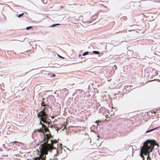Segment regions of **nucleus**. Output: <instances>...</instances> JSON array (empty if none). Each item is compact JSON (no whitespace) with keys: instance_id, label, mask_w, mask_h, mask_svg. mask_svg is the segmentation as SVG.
Listing matches in <instances>:
<instances>
[{"instance_id":"obj_25","label":"nucleus","mask_w":160,"mask_h":160,"mask_svg":"<svg viewBox=\"0 0 160 160\" xmlns=\"http://www.w3.org/2000/svg\"><path fill=\"white\" fill-rule=\"evenodd\" d=\"M97 16V14H96L94 15V16L93 17H96V16Z\"/></svg>"},{"instance_id":"obj_30","label":"nucleus","mask_w":160,"mask_h":160,"mask_svg":"<svg viewBox=\"0 0 160 160\" xmlns=\"http://www.w3.org/2000/svg\"><path fill=\"white\" fill-rule=\"evenodd\" d=\"M45 99V98H43L42 99V100H43H43H44Z\"/></svg>"},{"instance_id":"obj_6","label":"nucleus","mask_w":160,"mask_h":160,"mask_svg":"<svg viewBox=\"0 0 160 160\" xmlns=\"http://www.w3.org/2000/svg\"><path fill=\"white\" fill-rule=\"evenodd\" d=\"M48 109L47 108H44L41 111L37 113V117H39L40 115H39L40 113H44L45 114H48Z\"/></svg>"},{"instance_id":"obj_22","label":"nucleus","mask_w":160,"mask_h":160,"mask_svg":"<svg viewBox=\"0 0 160 160\" xmlns=\"http://www.w3.org/2000/svg\"><path fill=\"white\" fill-rule=\"evenodd\" d=\"M94 92H97V93L98 92V91L97 89H94Z\"/></svg>"},{"instance_id":"obj_23","label":"nucleus","mask_w":160,"mask_h":160,"mask_svg":"<svg viewBox=\"0 0 160 160\" xmlns=\"http://www.w3.org/2000/svg\"><path fill=\"white\" fill-rule=\"evenodd\" d=\"M52 77H55V76H56L55 74H54V73H52Z\"/></svg>"},{"instance_id":"obj_31","label":"nucleus","mask_w":160,"mask_h":160,"mask_svg":"<svg viewBox=\"0 0 160 160\" xmlns=\"http://www.w3.org/2000/svg\"><path fill=\"white\" fill-rule=\"evenodd\" d=\"M92 19L93 20H96V18H92Z\"/></svg>"},{"instance_id":"obj_9","label":"nucleus","mask_w":160,"mask_h":160,"mask_svg":"<svg viewBox=\"0 0 160 160\" xmlns=\"http://www.w3.org/2000/svg\"><path fill=\"white\" fill-rule=\"evenodd\" d=\"M160 128V126H159V127H157V128H152V129H150L149 130H147V131H146V133H148V132H150L151 131H152L155 129H156L159 128Z\"/></svg>"},{"instance_id":"obj_13","label":"nucleus","mask_w":160,"mask_h":160,"mask_svg":"<svg viewBox=\"0 0 160 160\" xmlns=\"http://www.w3.org/2000/svg\"><path fill=\"white\" fill-rule=\"evenodd\" d=\"M92 52L94 54L97 55L99 54H100V52L97 51H93Z\"/></svg>"},{"instance_id":"obj_28","label":"nucleus","mask_w":160,"mask_h":160,"mask_svg":"<svg viewBox=\"0 0 160 160\" xmlns=\"http://www.w3.org/2000/svg\"><path fill=\"white\" fill-rule=\"evenodd\" d=\"M82 21L83 23H85V22H84L83 20ZM89 22V21H87V22Z\"/></svg>"},{"instance_id":"obj_15","label":"nucleus","mask_w":160,"mask_h":160,"mask_svg":"<svg viewBox=\"0 0 160 160\" xmlns=\"http://www.w3.org/2000/svg\"><path fill=\"white\" fill-rule=\"evenodd\" d=\"M62 65V64H61V65ZM54 66H53V67H55V68H59V67H60V66L61 65H59V64H54Z\"/></svg>"},{"instance_id":"obj_37","label":"nucleus","mask_w":160,"mask_h":160,"mask_svg":"<svg viewBox=\"0 0 160 160\" xmlns=\"http://www.w3.org/2000/svg\"><path fill=\"white\" fill-rule=\"evenodd\" d=\"M57 132H58V129L57 130Z\"/></svg>"},{"instance_id":"obj_36","label":"nucleus","mask_w":160,"mask_h":160,"mask_svg":"<svg viewBox=\"0 0 160 160\" xmlns=\"http://www.w3.org/2000/svg\"><path fill=\"white\" fill-rule=\"evenodd\" d=\"M97 140H99V138L98 139H97Z\"/></svg>"},{"instance_id":"obj_40","label":"nucleus","mask_w":160,"mask_h":160,"mask_svg":"<svg viewBox=\"0 0 160 160\" xmlns=\"http://www.w3.org/2000/svg\"><path fill=\"white\" fill-rule=\"evenodd\" d=\"M124 160H126V159H124Z\"/></svg>"},{"instance_id":"obj_7","label":"nucleus","mask_w":160,"mask_h":160,"mask_svg":"<svg viewBox=\"0 0 160 160\" xmlns=\"http://www.w3.org/2000/svg\"><path fill=\"white\" fill-rule=\"evenodd\" d=\"M97 128H96V127L95 125H93L90 128V130L91 132H94L95 133L97 134V137H99V135L97 134V131L96 130Z\"/></svg>"},{"instance_id":"obj_39","label":"nucleus","mask_w":160,"mask_h":160,"mask_svg":"<svg viewBox=\"0 0 160 160\" xmlns=\"http://www.w3.org/2000/svg\"><path fill=\"white\" fill-rule=\"evenodd\" d=\"M158 140H160V138Z\"/></svg>"},{"instance_id":"obj_16","label":"nucleus","mask_w":160,"mask_h":160,"mask_svg":"<svg viewBox=\"0 0 160 160\" xmlns=\"http://www.w3.org/2000/svg\"><path fill=\"white\" fill-rule=\"evenodd\" d=\"M33 26H29V27H27L26 28V30H29L30 29L33 28Z\"/></svg>"},{"instance_id":"obj_20","label":"nucleus","mask_w":160,"mask_h":160,"mask_svg":"<svg viewBox=\"0 0 160 160\" xmlns=\"http://www.w3.org/2000/svg\"><path fill=\"white\" fill-rule=\"evenodd\" d=\"M12 128H13L12 127H9V128H8V131H10L11 129H12Z\"/></svg>"},{"instance_id":"obj_14","label":"nucleus","mask_w":160,"mask_h":160,"mask_svg":"<svg viewBox=\"0 0 160 160\" xmlns=\"http://www.w3.org/2000/svg\"><path fill=\"white\" fill-rule=\"evenodd\" d=\"M42 73L44 74L45 75H49V72H47L45 71H42Z\"/></svg>"},{"instance_id":"obj_10","label":"nucleus","mask_w":160,"mask_h":160,"mask_svg":"<svg viewBox=\"0 0 160 160\" xmlns=\"http://www.w3.org/2000/svg\"><path fill=\"white\" fill-rule=\"evenodd\" d=\"M92 52H89L88 51H86L84 52L82 54V55L83 56H86L87 55H92Z\"/></svg>"},{"instance_id":"obj_12","label":"nucleus","mask_w":160,"mask_h":160,"mask_svg":"<svg viewBox=\"0 0 160 160\" xmlns=\"http://www.w3.org/2000/svg\"><path fill=\"white\" fill-rule=\"evenodd\" d=\"M59 25H60V24L55 23V24H53L52 25H51L49 27H54L57 26H59Z\"/></svg>"},{"instance_id":"obj_32","label":"nucleus","mask_w":160,"mask_h":160,"mask_svg":"<svg viewBox=\"0 0 160 160\" xmlns=\"http://www.w3.org/2000/svg\"><path fill=\"white\" fill-rule=\"evenodd\" d=\"M158 109L160 110V107L158 108Z\"/></svg>"},{"instance_id":"obj_29","label":"nucleus","mask_w":160,"mask_h":160,"mask_svg":"<svg viewBox=\"0 0 160 160\" xmlns=\"http://www.w3.org/2000/svg\"><path fill=\"white\" fill-rule=\"evenodd\" d=\"M17 142L16 141H14L13 142L14 143H16V142Z\"/></svg>"},{"instance_id":"obj_3","label":"nucleus","mask_w":160,"mask_h":160,"mask_svg":"<svg viewBox=\"0 0 160 160\" xmlns=\"http://www.w3.org/2000/svg\"><path fill=\"white\" fill-rule=\"evenodd\" d=\"M40 117H38L40 120H41L42 122L46 124L48 126V127L50 128H52L53 126L50 125V122H51V120L49 119V116L48 114H45L44 113H41L39 114Z\"/></svg>"},{"instance_id":"obj_27","label":"nucleus","mask_w":160,"mask_h":160,"mask_svg":"<svg viewBox=\"0 0 160 160\" xmlns=\"http://www.w3.org/2000/svg\"><path fill=\"white\" fill-rule=\"evenodd\" d=\"M147 140H155L154 139H148Z\"/></svg>"},{"instance_id":"obj_21","label":"nucleus","mask_w":160,"mask_h":160,"mask_svg":"<svg viewBox=\"0 0 160 160\" xmlns=\"http://www.w3.org/2000/svg\"><path fill=\"white\" fill-rule=\"evenodd\" d=\"M140 156L142 158H143V159L144 158V157L142 155V153H141V152L140 153Z\"/></svg>"},{"instance_id":"obj_4","label":"nucleus","mask_w":160,"mask_h":160,"mask_svg":"<svg viewBox=\"0 0 160 160\" xmlns=\"http://www.w3.org/2000/svg\"><path fill=\"white\" fill-rule=\"evenodd\" d=\"M145 142H146V145H148V147L145 146V148L147 150H149V152H152L155 146H156L157 148L159 147L158 143H157L155 141H146Z\"/></svg>"},{"instance_id":"obj_8","label":"nucleus","mask_w":160,"mask_h":160,"mask_svg":"<svg viewBox=\"0 0 160 160\" xmlns=\"http://www.w3.org/2000/svg\"><path fill=\"white\" fill-rule=\"evenodd\" d=\"M134 88L132 87V85H128L124 86V89H125L129 91L130 90H132Z\"/></svg>"},{"instance_id":"obj_24","label":"nucleus","mask_w":160,"mask_h":160,"mask_svg":"<svg viewBox=\"0 0 160 160\" xmlns=\"http://www.w3.org/2000/svg\"><path fill=\"white\" fill-rule=\"evenodd\" d=\"M114 67L115 68V70H116V69H117V68L116 65H114Z\"/></svg>"},{"instance_id":"obj_34","label":"nucleus","mask_w":160,"mask_h":160,"mask_svg":"<svg viewBox=\"0 0 160 160\" xmlns=\"http://www.w3.org/2000/svg\"><path fill=\"white\" fill-rule=\"evenodd\" d=\"M82 17V16H80V17H79V18H81V17Z\"/></svg>"},{"instance_id":"obj_41","label":"nucleus","mask_w":160,"mask_h":160,"mask_svg":"<svg viewBox=\"0 0 160 160\" xmlns=\"http://www.w3.org/2000/svg\"><path fill=\"white\" fill-rule=\"evenodd\" d=\"M159 81H160V80H159Z\"/></svg>"},{"instance_id":"obj_5","label":"nucleus","mask_w":160,"mask_h":160,"mask_svg":"<svg viewBox=\"0 0 160 160\" xmlns=\"http://www.w3.org/2000/svg\"><path fill=\"white\" fill-rule=\"evenodd\" d=\"M146 142H145L144 144H143V146L141 148V152L143 154H144L145 155H147L148 154H149V153L150 152H149V150L148 151L145 148V146L148 147V145H146ZM149 157V155H148V156L147 157V158L148 159V157Z\"/></svg>"},{"instance_id":"obj_19","label":"nucleus","mask_w":160,"mask_h":160,"mask_svg":"<svg viewBox=\"0 0 160 160\" xmlns=\"http://www.w3.org/2000/svg\"><path fill=\"white\" fill-rule=\"evenodd\" d=\"M57 55H58V56L60 58H63V59H64L65 58L64 57H63L62 56H61L60 55H59L58 54H57Z\"/></svg>"},{"instance_id":"obj_2","label":"nucleus","mask_w":160,"mask_h":160,"mask_svg":"<svg viewBox=\"0 0 160 160\" xmlns=\"http://www.w3.org/2000/svg\"><path fill=\"white\" fill-rule=\"evenodd\" d=\"M40 121L39 124L42 125L41 127L38 129V131L40 132H43L44 136V138L43 140H48V139L52 137V135L51 134L49 130L48 127H47L46 125L43 124L41 120H40Z\"/></svg>"},{"instance_id":"obj_1","label":"nucleus","mask_w":160,"mask_h":160,"mask_svg":"<svg viewBox=\"0 0 160 160\" xmlns=\"http://www.w3.org/2000/svg\"><path fill=\"white\" fill-rule=\"evenodd\" d=\"M55 141H51V143H48V142H45L42 144L40 146L41 154L39 157L34 158V160H45L46 155L48 154V151L51 152L52 150L55 149L53 147L52 144Z\"/></svg>"},{"instance_id":"obj_33","label":"nucleus","mask_w":160,"mask_h":160,"mask_svg":"<svg viewBox=\"0 0 160 160\" xmlns=\"http://www.w3.org/2000/svg\"><path fill=\"white\" fill-rule=\"evenodd\" d=\"M89 87H90V85H88V89H89Z\"/></svg>"},{"instance_id":"obj_35","label":"nucleus","mask_w":160,"mask_h":160,"mask_svg":"<svg viewBox=\"0 0 160 160\" xmlns=\"http://www.w3.org/2000/svg\"><path fill=\"white\" fill-rule=\"evenodd\" d=\"M56 91L54 92V93H56Z\"/></svg>"},{"instance_id":"obj_18","label":"nucleus","mask_w":160,"mask_h":160,"mask_svg":"<svg viewBox=\"0 0 160 160\" xmlns=\"http://www.w3.org/2000/svg\"><path fill=\"white\" fill-rule=\"evenodd\" d=\"M41 105L42 106H44V107H45L47 105L46 104H44V103L43 101H42V102L41 103Z\"/></svg>"},{"instance_id":"obj_11","label":"nucleus","mask_w":160,"mask_h":160,"mask_svg":"<svg viewBox=\"0 0 160 160\" xmlns=\"http://www.w3.org/2000/svg\"><path fill=\"white\" fill-rule=\"evenodd\" d=\"M47 99H54V96L52 95H49L47 98Z\"/></svg>"},{"instance_id":"obj_38","label":"nucleus","mask_w":160,"mask_h":160,"mask_svg":"<svg viewBox=\"0 0 160 160\" xmlns=\"http://www.w3.org/2000/svg\"><path fill=\"white\" fill-rule=\"evenodd\" d=\"M26 160H28V159H26Z\"/></svg>"},{"instance_id":"obj_17","label":"nucleus","mask_w":160,"mask_h":160,"mask_svg":"<svg viewBox=\"0 0 160 160\" xmlns=\"http://www.w3.org/2000/svg\"><path fill=\"white\" fill-rule=\"evenodd\" d=\"M24 13H22L20 14H19L18 15V18H20V17H21L24 14Z\"/></svg>"},{"instance_id":"obj_26","label":"nucleus","mask_w":160,"mask_h":160,"mask_svg":"<svg viewBox=\"0 0 160 160\" xmlns=\"http://www.w3.org/2000/svg\"><path fill=\"white\" fill-rule=\"evenodd\" d=\"M50 140H60L59 139H58L57 140L56 139H51Z\"/></svg>"}]
</instances>
